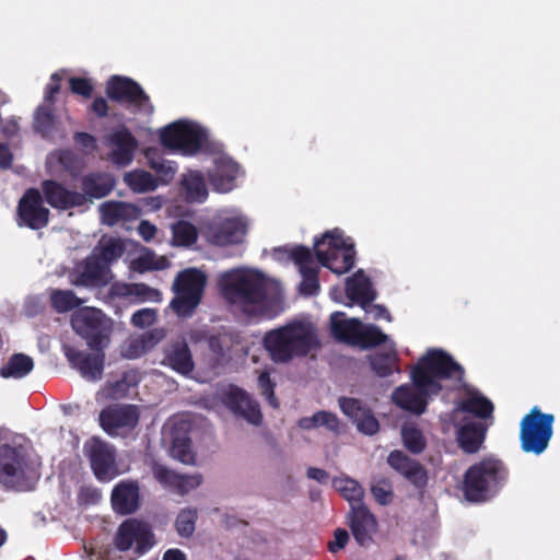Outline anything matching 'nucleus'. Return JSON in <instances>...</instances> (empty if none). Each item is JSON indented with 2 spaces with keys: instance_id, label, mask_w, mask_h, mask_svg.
I'll use <instances>...</instances> for the list:
<instances>
[{
  "instance_id": "nucleus-1",
  "label": "nucleus",
  "mask_w": 560,
  "mask_h": 560,
  "mask_svg": "<svg viewBox=\"0 0 560 560\" xmlns=\"http://www.w3.org/2000/svg\"><path fill=\"white\" fill-rule=\"evenodd\" d=\"M262 346L273 363L284 364L319 350L322 342L312 323L295 319L265 332Z\"/></svg>"
},
{
  "instance_id": "nucleus-2",
  "label": "nucleus",
  "mask_w": 560,
  "mask_h": 560,
  "mask_svg": "<svg viewBox=\"0 0 560 560\" xmlns=\"http://www.w3.org/2000/svg\"><path fill=\"white\" fill-rule=\"evenodd\" d=\"M224 299L236 305L247 315L262 313V305L267 299V285L264 277L258 272L229 271L220 280Z\"/></svg>"
},
{
  "instance_id": "nucleus-3",
  "label": "nucleus",
  "mask_w": 560,
  "mask_h": 560,
  "mask_svg": "<svg viewBox=\"0 0 560 560\" xmlns=\"http://www.w3.org/2000/svg\"><path fill=\"white\" fill-rule=\"evenodd\" d=\"M508 470L502 460L486 457L471 465L464 474L463 493L472 503L492 499L504 483Z\"/></svg>"
},
{
  "instance_id": "nucleus-4",
  "label": "nucleus",
  "mask_w": 560,
  "mask_h": 560,
  "mask_svg": "<svg viewBox=\"0 0 560 560\" xmlns=\"http://www.w3.org/2000/svg\"><path fill=\"white\" fill-rule=\"evenodd\" d=\"M464 369L447 352L441 349H432L425 355L420 358L417 365L411 371L412 382H417L420 387L427 385L431 394L439 395L443 387L442 380L456 378L462 381Z\"/></svg>"
},
{
  "instance_id": "nucleus-5",
  "label": "nucleus",
  "mask_w": 560,
  "mask_h": 560,
  "mask_svg": "<svg viewBox=\"0 0 560 560\" xmlns=\"http://www.w3.org/2000/svg\"><path fill=\"white\" fill-rule=\"evenodd\" d=\"M314 250L318 262L336 275L350 271L355 261L353 244H348L339 230L327 231L314 243Z\"/></svg>"
},
{
  "instance_id": "nucleus-6",
  "label": "nucleus",
  "mask_w": 560,
  "mask_h": 560,
  "mask_svg": "<svg viewBox=\"0 0 560 560\" xmlns=\"http://www.w3.org/2000/svg\"><path fill=\"white\" fill-rule=\"evenodd\" d=\"M207 276L197 268H187L177 273L172 285L175 296L170 306L178 317H190L201 302Z\"/></svg>"
},
{
  "instance_id": "nucleus-7",
  "label": "nucleus",
  "mask_w": 560,
  "mask_h": 560,
  "mask_svg": "<svg viewBox=\"0 0 560 560\" xmlns=\"http://www.w3.org/2000/svg\"><path fill=\"white\" fill-rule=\"evenodd\" d=\"M555 416L542 412L537 406L526 413L520 423L521 448L525 453L542 454L553 434Z\"/></svg>"
},
{
  "instance_id": "nucleus-8",
  "label": "nucleus",
  "mask_w": 560,
  "mask_h": 560,
  "mask_svg": "<svg viewBox=\"0 0 560 560\" xmlns=\"http://www.w3.org/2000/svg\"><path fill=\"white\" fill-rule=\"evenodd\" d=\"M74 331L80 335L91 350H104L109 342L110 325L101 310L83 307L71 318Z\"/></svg>"
},
{
  "instance_id": "nucleus-9",
  "label": "nucleus",
  "mask_w": 560,
  "mask_h": 560,
  "mask_svg": "<svg viewBox=\"0 0 560 560\" xmlns=\"http://www.w3.org/2000/svg\"><path fill=\"white\" fill-rule=\"evenodd\" d=\"M203 140L205 133L197 125L183 120L172 122L160 131L161 144L184 155L197 153Z\"/></svg>"
},
{
  "instance_id": "nucleus-10",
  "label": "nucleus",
  "mask_w": 560,
  "mask_h": 560,
  "mask_svg": "<svg viewBox=\"0 0 560 560\" xmlns=\"http://www.w3.org/2000/svg\"><path fill=\"white\" fill-rule=\"evenodd\" d=\"M26 458L22 448L0 445V485L5 490L26 491L31 487L25 476Z\"/></svg>"
},
{
  "instance_id": "nucleus-11",
  "label": "nucleus",
  "mask_w": 560,
  "mask_h": 560,
  "mask_svg": "<svg viewBox=\"0 0 560 560\" xmlns=\"http://www.w3.org/2000/svg\"><path fill=\"white\" fill-rule=\"evenodd\" d=\"M273 255L280 258L279 255H285L298 267L302 275L300 283V293L305 296L316 295L319 292V267L313 258L311 249L306 246L296 245L292 248L278 247L275 248Z\"/></svg>"
},
{
  "instance_id": "nucleus-12",
  "label": "nucleus",
  "mask_w": 560,
  "mask_h": 560,
  "mask_svg": "<svg viewBox=\"0 0 560 560\" xmlns=\"http://www.w3.org/2000/svg\"><path fill=\"white\" fill-rule=\"evenodd\" d=\"M115 546L120 551H128L133 546L136 557H141L154 546V535L149 524L137 518L124 521L115 535Z\"/></svg>"
},
{
  "instance_id": "nucleus-13",
  "label": "nucleus",
  "mask_w": 560,
  "mask_h": 560,
  "mask_svg": "<svg viewBox=\"0 0 560 560\" xmlns=\"http://www.w3.org/2000/svg\"><path fill=\"white\" fill-rule=\"evenodd\" d=\"M50 211L44 206V199L37 188H28L16 207V224L20 228L42 230L49 223Z\"/></svg>"
},
{
  "instance_id": "nucleus-14",
  "label": "nucleus",
  "mask_w": 560,
  "mask_h": 560,
  "mask_svg": "<svg viewBox=\"0 0 560 560\" xmlns=\"http://www.w3.org/2000/svg\"><path fill=\"white\" fill-rule=\"evenodd\" d=\"M100 425L110 436L120 430L135 429L140 419L139 408L135 405H109L100 412Z\"/></svg>"
},
{
  "instance_id": "nucleus-15",
  "label": "nucleus",
  "mask_w": 560,
  "mask_h": 560,
  "mask_svg": "<svg viewBox=\"0 0 560 560\" xmlns=\"http://www.w3.org/2000/svg\"><path fill=\"white\" fill-rule=\"evenodd\" d=\"M105 144L110 148V162L120 167L128 166L135 158L138 140L126 126L114 129L105 137Z\"/></svg>"
},
{
  "instance_id": "nucleus-16",
  "label": "nucleus",
  "mask_w": 560,
  "mask_h": 560,
  "mask_svg": "<svg viewBox=\"0 0 560 560\" xmlns=\"http://www.w3.org/2000/svg\"><path fill=\"white\" fill-rule=\"evenodd\" d=\"M105 92L109 100L118 103H129L136 106L150 103V97L141 85L128 77L112 75L106 82Z\"/></svg>"
},
{
  "instance_id": "nucleus-17",
  "label": "nucleus",
  "mask_w": 560,
  "mask_h": 560,
  "mask_svg": "<svg viewBox=\"0 0 560 560\" xmlns=\"http://www.w3.org/2000/svg\"><path fill=\"white\" fill-rule=\"evenodd\" d=\"M89 459L98 481L107 482L118 475L115 448L108 443L94 439L90 446Z\"/></svg>"
},
{
  "instance_id": "nucleus-18",
  "label": "nucleus",
  "mask_w": 560,
  "mask_h": 560,
  "mask_svg": "<svg viewBox=\"0 0 560 560\" xmlns=\"http://www.w3.org/2000/svg\"><path fill=\"white\" fill-rule=\"evenodd\" d=\"M388 465L400 476H402L417 490L423 492L428 486L429 476L425 467L409 457L402 451H392L387 457Z\"/></svg>"
},
{
  "instance_id": "nucleus-19",
  "label": "nucleus",
  "mask_w": 560,
  "mask_h": 560,
  "mask_svg": "<svg viewBox=\"0 0 560 560\" xmlns=\"http://www.w3.org/2000/svg\"><path fill=\"white\" fill-rule=\"evenodd\" d=\"M92 351L93 353H86L74 347H65V355L70 365L77 369L88 381H97L103 375L105 353L104 350Z\"/></svg>"
},
{
  "instance_id": "nucleus-20",
  "label": "nucleus",
  "mask_w": 560,
  "mask_h": 560,
  "mask_svg": "<svg viewBox=\"0 0 560 560\" xmlns=\"http://www.w3.org/2000/svg\"><path fill=\"white\" fill-rule=\"evenodd\" d=\"M113 273L106 264L93 254L86 257L78 268L72 284L86 288H103L110 283Z\"/></svg>"
},
{
  "instance_id": "nucleus-21",
  "label": "nucleus",
  "mask_w": 560,
  "mask_h": 560,
  "mask_svg": "<svg viewBox=\"0 0 560 560\" xmlns=\"http://www.w3.org/2000/svg\"><path fill=\"white\" fill-rule=\"evenodd\" d=\"M161 364L188 376L195 370L191 351L185 338H176L167 341L163 347Z\"/></svg>"
},
{
  "instance_id": "nucleus-22",
  "label": "nucleus",
  "mask_w": 560,
  "mask_h": 560,
  "mask_svg": "<svg viewBox=\"0 0 560 560\" xmlns=\"http://www.w3.org/2000/svg\"><path fill=\"white\" fill-rule=\"evenodd\" d=\"M247 234V224L241 218H226L212 224L207 231V237L212 245L228 246L243 243Z\"/></svg>"
},
{
  "instance_id": "nucleus-23",
  "label": "nucleus",
  "mask_w": 560,
  "mask_h": 560,
  "mask_svg": "<svg viewBox=\"0 0 560 560\" xmlns=\"http://www.w3.org/2000/svg\"><path fill=\"white\" fill-rule=\"evenodd\" d=\"M413 385H400L392 394V399L396 406L402 410L412 412L415 415H422L428 407V398L436 396L431 394L427 385L420 387L417 382Z\"/></svg>"
},
{
  "instance_id": "nucleus-24",
  "label": "nucleus",
  "mask_w": 560,
  "mask_h": 560,
  "mask_svg": "<svg viewBox=\"0 0 560 560\" xmlns=\"http://www.w3.org/2000/svg\"><path fill=\"white\" fill-rule=\"evenodd\" d=\"M339 407L341 411L355 423L357 429L365 435H374L380 430L378 420L372 410L364 406L361 400L350 397H340Z\"/></svg>"
},
{
  "instance_id": "nucleus-25",
  "label": "nucleus",
  "mask_w": 560,
  "mask_h": 560,
  "mask_svg": "<svg viewBox=\"0 0 560 560\" xmlns=\"http://www.w3.org/2000/svg\"><path fill=\"white\" fill-rule=\"evenodd\" d=\"M43 199L52 208L68 210L74 207H82L86 198L81 192L69 190L54 179H46L42 183Z\"/></svg>"
},
{
  "instance_id": "nucleus-26",
  "label": "nucleus",
  "mask_w": 560,
  "mask_h": 560,
  "mask_svg": "<svg viewBox=\"0 0 560 560\" xmlns=\"http://www.w3.org/2000/svg\"><path fill=\"white\" fill-rule=\"evenodd\" d=\"M225 406L237 417L258 425L262 415L259 405L242 388L231 387L224 397Z\"/></svg>"
},
{
  "instance_id": "nucleus-27",
  "label": "nucleus",
  "mask_w": 560,
  "mask_h": 560,
  "mask_svg": "<svg viewBox=\"0 0 560 560\" xmlns=\"http://www.w3.org/2000/svg\"><path fill=\"white\" fill-rule=\"evenodd\" d=\"M113 510L120 515H130L140 506V487L137 480L119 481L110 494Z\"/></svg>"
},
{
  "instance_id": "nucleus-28",
  "label": "nucleus",
  "mask_w": 560,
  "mask_h": 560,
  "mask_svg": "<svg viewBox=\"0 0 560 560\" xmlns=\"http://www.w3.org/2000/svg\"><path fill=\"white\" fill-rule=\"evenodd\" d=\"M494 406L492 401L477 389H467L466 395L456 402L453 415L463 412L471 415L478 421L492 422Z\"/></svg>"
},
{
  "instance_id": "nucleus-29",
  "label": "nucleus",
  "mask_w": 560,
  "mask_h": 560,
  "mask_svg": "<svg viewBox=\"0 0 560 560\" xmlns=\"http://www.w3.org/2000/svg\"><path fill=\"white\" fill-rule=\"evenodd\" d=\"M349 526L357 542L366 546L372 541L377 522L365 504H352Z\"/></svg>"
},
{
  "instance_id": "nucleus-30",
  "label": "nucleus",
  "mask_w": 560,
  "mask_h": 560,
  "mask_svg": "<svg viewBox=\"0 0 560 560\" xmlns=\"http://www.w3.org/2000/svg\"><path fill=\"white\" fill-rule=\"evenodd\" d=\"M490 423L481 421H467L459 425L456 431V439L459 447L466 454L477 453L485 439Z\"/></svg>"
},
{
  "instance_id": "nucleus-31",
  "label": "nucleus",
  "mask_w": 560,
  "mask_h": 560,
  "mask_svg": "<svg viewBox=\"0 0 560 560\" xmlns=\"http://www.w3.org/2000/svg\"><path fill=\"white\" fill-rule=\"evenodd\" d=\"M346 295L363 308L376 299V292L372 288V282L362 269L355 271L347 279Z\"/></svg>"
},
{
  "instance_id": "nucleus-32",
  "label": "nucleus",
  "mask_w": 560,
  "mask_h": 560,
  "mask_svg": "<svg viewBox=\"0 0 560 560\" xmlns=\"http://www.w3.org/2000/svg\"><path fill=\"white\" fill-rule=\"evenodd\" d=\"M362 323L358 318H346L342 312L330 315V332L338 341L357 346Z\"/></svg>"
},
{
  "instance_id": "nucleus-33",
  "label": "nucleus",
  "mask_w": 560,
  "mask_h": 560,
  "mask_svg": "<svg viewBox=\"0 0 560 560\" xmlns=\"http://www.w3.org/2000/svg\"><path fill=\"white\" fill-rule=\"evenodd\" d=\"M116 185L113 175L103 172L90 173L82 177L81 187L88 199H101L112 192Z\"/></svg>"
},
{
  "instance_id": "nucleus-34",
  "label": "nucleus",
  "mask_w": 560,
  "mask_h": 560,
  "mask_svg": "<svg viewBox=\"0 0 560 560\" xmlns=\"http://www.w3.org/2000/svg\"><path fill=\"white\" fill-rule=\"evenodd\" d=\"M102 220L107 225H116L120 221H130L139 217L140 210L132 203L107 201L100 207Z\"/></svg>"
},
{
  "instance_id": "nucleus-35",
  "label": "nucleus",
  "mask_w": 560,
  "mask_h": 560,
  "mask_svg": "<svg viewBox=\"0 0 560 560\" xmlns=\"http://www.w3.org/2000/svg\"><path fill=\"white\" fill-rule=\"evenodd\" d=\"M238 175V165L231 161H222L215 165L210 175V182L214 190L219 192H229L235 187V180Z\"/></svg>"
},
{
  "instance_id": "nucleus-36",
  "label": "nucleus",
  "mask_w": 560,
  "mask_h": 560,
  "mask_svg": "<svg viewBox=\"0 0 560 560\" xmlns=\"http://www.w3.org/2000/svg\"><path fill=\"white\" fill-rule=\"evenodd\" d=\"M371 370L378 377L390 376L399 372V357L395 348L387 352H376L369 357Z\"/></svg>"
},
{
  "instance_id": "nucleus-37",
  "label": "nucleus",
  "mask_w": 560,
  "mask_h": 560,
  "mask_svg": "<svg viewBox=\"0 0 560 560\" xmlns=\"http://www.w3.org/2000/svg\"><path fill=\"white\" fill-rule=\"evenodd\" d=\"M34 369L33 359L25 353H14L0 369V375L4 378H22Z\"/></svg>"
},
{
  "instance_id": "nucleus-38",
  "label": "nucleus",
  "mask_w": 560,
  "mask_h": 560,
  "mask_svg": "<svg viewBox=\"0 0 560 560\" xmlns=\"http://www.w3.org/2000/svg\"><path fill=\"white\" fill-rule=\"evenodd\" d=\"M299 428L303 430H312L325 427L327 430L339 433L340 421L334 412L320 410L311 417H303L298 421Z\"/></svg>"
},
{
  "instance_id": "nucleus-39",
  "label": "nucleus",
  "mask_w": 560,
  "mask_h": 560,
  "mask_svg": "<svg viewBox=\"0 0 560 560\" xmlns=\"http://www.w3.org/2000/svg\"><path fill=\"white\" fill-rule=\"evenodd\" d=\"M334 488L350 502V505H359L363 503L364 490L361 485L349 477L335 478L332 480Z\"/></svg>"
},
{
  "instance_id": "nucleus-40",
  "label": "nucleus",
  "mask_w": 560,
  "mask_h": 560,
  "mask_svg": "<svg viewBox=\"0 0 560 560\" xmlns=\"http://www.w3.org/2000/svg\"><path fill=\"white\" fill-rule=\"evenodd\" d=\"M124 180L135 192H148L158 187V179L149 172L133 170L125 174Z\"/></svg>"
},
{
  "instance_id": "nucleus-41",
  "label": "nucleus",
  "mask_w": 560,
  "mask_h": 560,
  "mask_svg": "<svg viewBox=\"0 0 560 560\" xmlns=\"http://www.w3.org/2000/svg\"><path fill=\"white\" fill-rule=\"evenodd\" d=\"M56 116L49 105H39L34 114L33 129L42 137H49L55 130Z\"/></svg>"
},
{
  "instance_id": "nucleus-42",
  "label": "nucleus",
  "mask_w": 560,
  "mask_h": 560,
  "mask_svg": "<svg viewBox=\"0 0 560 560\" xmlns=\"http://www.w3.org/2000/svg\"><path fill=\"white\" fill-rule=\"evenodd\" d=\"M124 252L125 245L121 240L112 237L108 240H102L93 255L100 258L103 264L109 266L113 261L121 257Z\"/></svg>"
},
{
  "instance_id": "nucleus-43",
  "label": "nucleus",
  "mask_w": 560,
  "mask_h": 560,
  "mask_svg": "<svg viewBox=\"0 0 560 560\" xmlns=\"http://www.w3.org/2000/svg\"><path fill=\"white\" fill-rule=\"evenodd\" d=\"M404 446L412 454H420L427 447V440L416 424H404L401 428Z\"/></svg>"
},
{
  "instance_id": "nucleus-44",
  "label": "nucleus",
  "mask_w": 560,
  "mask_h": 560,
  "mask_svg": "<svg viewBox=\"0 0 560 560\" xmlns=\"http://www.w3.org/2000/svg\"><path fill=\"white\" fill-rule=\"evenodd\" d=\"M182 185L186 191L188 201H202L208 196L205 179L200 173H190L185 176Z\"/></svg>"
},
{
  "instance_id": "nucleus-45",
  "label": "nucleus",
  "mask_w": 560,
  "mask_h": 560,
  "mask_svg": "<svg viewBox=\"0 0 560 560\" xmlns=\"http://www.w3.org/2000/svg\"><path fill=\"white\" fill-rule=\"evenodd\" d=\"M50 302L58 313H66L81 306L84 301L78 298L71 290H52Z\"/></svg>"
},
{
  "instance_id": "nucleus-46",
  "label": "nucleus",
  "mask_w": 560,
  "mask_h": 560,
  "mask_svg": "<svg viewBox=\"0 0 560 560\" xmlns=\"http://www.w3.org/2000/svg\"><path fill=\"white\" fill-rule=\"evenodd\" d=\"M198 511L195 508L182 509L175 520V529L180 537L189 538L196 529Z\"/></svg>"
},
{
  "instance_id": "nucleus-47",
  "label": "nucleus",
  "mask_w": 560,
  "mask_h": 560,
  "mask_svg": "<svg viewBox=\"0 0 560 560\" xmlns=\"http://www.w3.org/2000/svg\"><path fill=\"white\" fill-rule=\"evenodd\" d=\"M207 346L210 351V361L213 368L220 366L226 362L230 346L225 336L221 334H212Z\"/></svg>"
},
{
  "instance_id": "nucleus-48",
  "label": "nucleus",
  "mask_w": 560,
  "mask_h": 560,
  "mask_svg": "<svg viewBox=\"0 0 560 560\" xmlns=\"http://www.w3.org/2000/svg\"><path fill=\"white\" fill-rule=\"evenodd\" d=\"M172 234L174 244L178 246H190L195 244L198 238L196 226L184 220L173 224Z\"/></svg>"
},
{
  "instance_id": "nucleus-49",
  "label": "nucleus",
  "mask_w": 560,
  "mask_h": 560,
  "mask_svg": "<svg viewBox=\"0 0 560 560\" xmlns=\"http://www.w3.org/2000/svg\"><path fill=\"white\" fill-rule=\"evenodd\" d=\"M388 336L376 325L362 324L357 346L368 349L385 343Z\"/></svg>"
},
{
  "instance_id": "nucleus-50",
  "label": "nucleus",
  "mask_w": 560,
  "mask_h": 560,
  "mask_svg": "<svg viewBox=\"0 0 560 560\" xmlns=\"http://www.w3.org/2000/svg\"><path fill=\"white\" fill-rule=\"evenodd\" d=\"M149 166L156 173L159 180L162 184H168L173 180L177 165L173 161L164 160L161 156H151L148 154Z\"/></svg>"
},
{
  "instance_id": "nucleus-51",
  "label": "nucleus",
  "mask_w": 560,
  "mask_h": 560,
  "mask_svg": "<svg viewBox=\"0 0 560 560\" xmlns=\"http://www.w3.org/2000/svg\"><path fill=\"white\" fill-rule=\"evenodd\" d=\"M371 493L375 501L381 505H388L393 502V485L388 478L381 477L371 485Z\"/></svg>"
},
{
  "instance_id": "nucleus-52",
  "label": "nucleus",
  "mask_w": 560,
  "mask_h": 560,
  "mask_svg": "<svg viewBox=\"0 0 560 560\" xmlns=\"http://www.w3.org/2000/svg\"><path fill=\"white\" fill-rule=\"evenodd\" d=\"M171 455L173 458L183 464L190 465L195 463V454L190 448V439L175 438L171 446Z\"/></svg>"
},
{
  "instance_id": "nucleus-53",
  "label": "nucleus",
  "mask_w": 560,
  "mask_h": 560,
  "mask_svg": "<svg viewBox=\"0 0 560 560\" xmlns=\"http://www.w3.org/2000/svg\"><path fill=\"white\" fill-rule=\"evenodd\" d=\"M167 266L164 257L156 258L153 254H145L132 260V269L137 272H145L149 270H161Z\"/></svg>"
},
{
  "instance_id": "nucleus-54",
  "label": "nucleus",
  "mask_w": 560,
  "mask_h": 560,
  "mask_svg": "<svg viewBox=\"0 0 560 560\" xmlns=\"http://www.w3.org/2000/svg\"><path fill=\"white\" fill-rule=\"evenodd\" d=\"M258 387L261 395L272 408H279V400L275 395L276 383L271 380L269 372L264 371L258 376Z\"/></svg>"
},
{
  "instance_id": "nucleus-55",
  "label": "nucleus",
  "mask_w": 560,
  "mask_h": 560,
  "mask_svg": "<svg viewBox=\"0 0 560 560\" xmlns=\"http://www.w3.org/2000/svg\"><path fill=\"white\" fill-rule=\"evenodd\" d=\"M202 482V476L200 474L196 475H178L177 481H175L173 489L184 495L189 491L199 487Z\"/></svg>"
},
{
  "instance_id": "nucleus-56",
  "label": "nucleus",
  "mask_w": 560,
  "mask_h": 560,
  "mask_svg": "<svg viewBox=\"0 0 560 560\" xmlns=\"http://www.w3.org/2000/svg\"><path fill=\"white\" fill-rule=\"evenodd\" d=\"M69 86L73 94L80 95L84 98H90L94 91L92 81L82 77H71L69 79Z\"/></svg>"
},
{
  "instance_id": "nucleus-57",
  "label": "nucleus",
  "mask_w": 560,
  "mask_h": 560,
  "mask_svg": "<svg viewBox=\"0 0 560 560\" xmlns=\"http://www.w3.org/2000/svg\"><path fill=\"white\" fill-rule=\"evenodd\" d=\"M131 296L137 298L138 302H158L161 300V292L145 283H132Z\"/></svg>"
},
{
  "instance_id": "nucleus-58",
  "label": "nucleus",
  "mask_w": 560,
  "mask_h": 560,
  "mask_svg": "<svg viewBox=\"0 0 560 560\" xmlns=\"http://www.w3.org/2000/svg\"><path fill=\"white\" fill-rule=\"evenodd\" d=\"M63 74V71L54 72L50 75L49 83L46 85L44 100L50 105L55 103V96L60 92Z\"/></svg>"
},
{
  "instance_id": "nucleus-59",
  "label": "nucleus",
  "mask_w": 560,
  "mask_h": 560,
  "mask_svg": "<svg viewBox=\"0 0 560 560\" xmlns=\"http://www.w3.org/2000/svg\"><path fill=\"white\" fill-rule=\"evenodd\" d=\"M154 478L163 486L172 488L174 487L175 481H177V477L179 474L170 470L167 467L163 465H156L153 467Z\"/></svg>"
},
{
  "instance_id": "nucleus-60",
  "label": "nucleus",
  "mask_w": 560,
  "mask_h": 560,
  "mask_svg": "<svg viewBox=\"0 0 560 560\" xmlns=\"http://www.w3.org/2000/svg\"><path fill=\"white\" fill-rule=\"evenodd\" d=\"M156 313L152 308H142L135 312L131 316V324L136 327L144 328L152 325L155 320Z\"/></svg>"
},
{
  "instance_id": "nucleus-61",
  "label": "nucleus",
  "mask_w": 560,
  "mask_h": 560,
  "mask_svg": "<svg viewBox=\"0 0 560 560\" xmlns=\"http://www.w3.org/2000/svg\"><path fill=\"white\" fill-rule=\"evenodd\" d=\"M349 540V534L343 528H337L334 534V540L329 541L328 549L330 552H337L338 550L345 548Z\"/></svg>"
},
{
  "instance_id": "nucleus-62",
  "label": "nucleus",
  "mask_w": 560,
  "mask_h": 560,
  "mask_svg": "<svg viewBox=\"0 0 560 560\" xmlns=\"http://www.w3.org/2000/svg\"><path fill=\"white\" fill-rule=\"evenodd\" d=\"M73 140L78 145L84 149L94 150L96 147L95 137L84 131L75 132L73 136Z\"/></svg>"
},
{
  "instance_id": "nucleus-63",
  "label": "nucleus",
  "mask_w": 560,
  "mask_h": 560,
  "mask_svg": "<svg viewBox=\"0 0 560 560\" xmlns=\"http://www.w3.org/2000/svg\"><path fill=\"white\" fill-rule=\"evenodd\" d=\"M187 335L189 342L194 346H198L203 342L207 343L212 334L207 329L197 328L189 330Z\"/></svg>"
},
{
  "instance_id": "nucleus-64",
  "label": "nucleus",
  "mask_w": 560,
  "mask_h": 560,
  "mask_svg": "<svg viewBox=\"0 0 560 560\" xmlns=\"http://www.w3.org/2000/svg\"><path fill=\"white\" fill-rule=\"evenodd\" d=\"M91 109L98 118H104L108 115L109 107L104 97L97 96L92 102Z\"/></svg>"
}]
</instances>
